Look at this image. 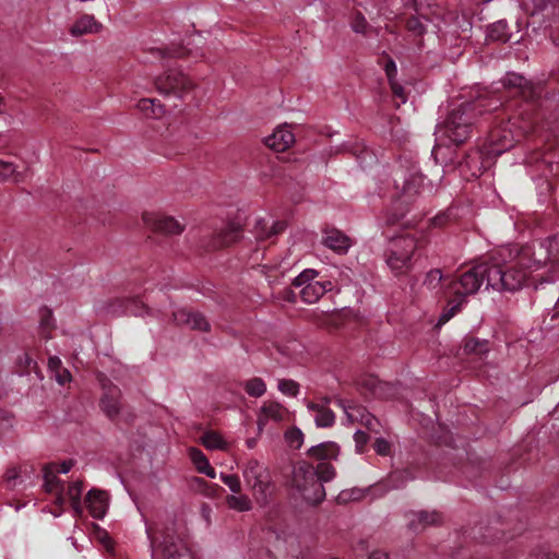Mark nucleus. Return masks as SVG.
I'll use <instances>...</instances> for the list:
<instances>
[{"instance_id":"nucleus-28","label":"nucleus","mask_w":559,"mask_h":559,"mask_svg":"<svg viewBox=\"0 0 559 559\" xmlns=\"http://www.w3.org/2000/svg\"><path fill=\"white\" fill-rule=\"evenodd\" d=\"M83 491V483L74 481L69 485L66 497L70 501L73 512L75 515L81 516L83 514V506L81 503V495Z\"/></svg>"},{"instance_id":"nucleus-53","label":"nucleus","mask_w":559,"mask_h":559,"mask_svg":"<svg viewBox=\"0 0 559 559\" xmlns=\"http://www.w3.org/2000/svg\"><path fill=\"white\" fill-rule=\"evenodd\" d=\"M361 417H362V419H365L366 425L369 426L371 424L372 417L369 414L361 415Z\"/></svg>"},{"instance_id":"nucleus-1","label":"nucleus","mask_w":559,"mask_h":559,"mask_svg":"<svg viewBox=\"0 0 559 559\" xmlns=\"http://www.w3.org/2000/svg\"><path fill=\"white\" fill-rule=\"evenodd\" d=\"M547 258L543 245H526L520 249L506 247L495 252L490 260L461 272L447 286L448 306L439 319L447 323L465 304L466 298L486 288L515 292L522 288L533 272L539 270Z\"/></svg>"},{"instance_id":"nucleus-58","label":"nucleus","mask_w":559,"mask_h":559,"mask_svg":"<svg viewBox=\"0 0 559 559\" xmlns=\"http://www.w3.org/2000/svg\"><path fill=\"white\" fill-rule=\"evenodd\" d=\"M182 56H183V53H182V52H178V53H177V57H182Z\"/></svg>"},{"instance_id":"nucleus-37","label":"nucleus","mask_w":559,"mask_h":559,"mask_svg":"<svg viewBox=\"0 0 559 559\" xmlns=\"http://www.w3.org/2000/svg\"><path fill=\"white\" fill-rule=\"evenodd\" d=\"M365 496V491L361 489L353 488L348 490H343L337 496V501L340 503H347L349 501H357L362 499Z\"/></svg>"},{"instance_id":"nucleus-27","label":"nucleus","mask_w":559,"mask_h":559,"mask_svg":"<svg viewBox=\"0 0 559 559\" xmlns=\"http://www.w3.org/2000/svg\"><path fill=\"white\" fill-rule=\"evenodd\" d=\"M136 107L146 118L158 119L165 112L163 105L153 98H142Z\"/></svg>"},{"instance_id":"nucleus-13","label":"nucleus","mask_w":559,"mask_h":559,"mask_svg":"<svg viewBox=\"0 0 559 559\" xmlns=\"http://www.w3.org/2000/svg\"><path fill=\"white\" fill-rule=\"evenodd\" d=\"M174 322L177 325H186L192 330L206 332L210 324L206 319L199 312L189 311L185 308L177 309L173 312Z\"/></svg>"},{"instance_id":"nucleus-42","label":"nucleus","mask_w":559,"mask_h":559,"mask_svg":"<svg viewBox=\"0 0 559 559\" xmlns=\"http://www.w3.org/2000/svg\"><path fill=\"white\" fill-rule=\"evenodd\" d=\"M368 22L361 14H356L353 22L352 28L355 33L364 34L367 31Z\"/></svg>"},{"instance_id":"nucleus-23","label":"nucleus","mask_w":559,"mask_h":559,"mask_svg":"<svg viewBox=\"0 0 559 559\" xmlns=\"http://www.w3.org/2000/svg\"><path fill=\"white\" fill-rule=\"evenodd\" d=\"M241 235V227L239 224L230 223L227 224L222 230H219L213 239V248L219 249L227 247L239 239Z\"/></svg>"},{"instance_id":"nucleus-10","label":"nucleus","mask_w":559,"mask_h":559,"mask_svg":"<svg viewBox=\"0 0 559 559\" xmlns=\"http://www.w3.org/2000/svg\"><path fill=\"white\" fill-rule=\"evenodd\" d=\"M73 462L64 461L60 464H53L45 468V487L48 492L56 493V502L62 507L66 502V497L62 493V486L57 476V473L67 474L71 471Z\"/></svg>"},{"instance_id":"nucleus-48","label":"nucleus","mask_w":559,"mask_h":559,"mask_svg":"<svg viewBox=\"0 0 559 559\" xmlns=\"http://www.w3.org/2000/svg\"><path fill=\"white\" fill-rule=\"evenodd\" d=\"M531 2L533 4L532 14L545 12L548 10L549 7H552V4L548 0H531Z\"/></svg>"},{"instance_id":"nucleus-51","label":"nucleus","mask_w":559,"mask_h":559,"mask_svg":"<svg viewBox=\"0 0 559 559\" xmlns=\"http://www.w3.org/2000/svg\"><path fill=\"white\" fill-rule=\"evenodd\" d=\"M41 326L44 330L51 328V312L46 311L41 318Z\"/></svg>"},{"instance_id":"nucleus-55","label":"nucleus","mask_w":559,"mask_h":559,"mask_svg":"<svg viewBox=\"0 0 559 559\" xmlns=\"http://www.w3.org/2000/svg\"><path fill=\"white\" fill-rule=\"evenodd\" d=\"M5 110V103L3 98L0 96V112H3Z\"/></svg>"},{"instance_id":"nucleus-31","label":"nucleus","mask_w":559,"mask_h":559,"mask_svg":"<svg viewBox=\"0 0 559 559\" xmlns=\"http://www.w3.org/2000/svg\"><path fill=\"white\" fill-rule=\"evenodd\" d=\"M487 37L490 40L507 41L509 39L507 23L503 21L493 23L488 29Z\"/></svg>"},{"instance_id":"nucleus-50","label":"nucleus","mask_w":559,"mask_h":559,"mask_svg":"<svg viewBox=\"0 0 559 559\" xmlns=\"http://www.w3.org/2000/svg\"><path fill=\"white\" fill-rule=\"evenodd\" d=\"M48 368L53 373L56 370H59L62 368L61 359L57 356H52L48 359Z\"/></svg>"},{"instance_id":"nucleus-35","label":"nucleus","mask_w":559,"mask_h":559,"mask_svg":"<svg viewBox=\"0 0 559 559\" xmlns=\"http://www.w3.org/2000/svg\"><path fill=\"white\" fill-rule=\"evenodd\" d=\"M12 179L14 181L20 180V174L12 163L0 160V180Z\"/></svg>"},{"instance_id":"nucleus-26","label":"nucleus","mask_w":559,"mask_h":559,"mask_svg":"<svg viewBox=\"0 0 559 559\" xmlns=\"http://www.w3.org/2000/svg\"><path fill=\"white\" fill-rule=\"evenodd\" d=\"M200 442L207 450L227 451L229 449V443L223 438V436L213 430L205 431L200 438Z\"/></svg>"},{"instance_id":"nucleus-36","label":"nucleus","mask_w":559,"mask_h":559,"mask_svg":"<svg viewBox=\"0 0 559 559\" xmlns=\"http://www.w3.org/2000/svg\"><path fill=\"white\" fill-rule=\"evenodd\" d=\"M547 250V260L559 261V235L549 239L546 243L539 242Z\"/></svg>"},{"instance_id":"nucleus-56","label":"nucleus","mask_w":559,"mask_h":559,"mask_svg":"<svg viewBox=\"0 0 559 559\" xmlns=\"http://www.w3.org/2000/svg\"><path fill=\"white\" fill-rule=\"evenodd\" d=\"M347 416H348L349 420H354L355 419V414L354 413H347Z\"/></svg>"},{"instance_id":"nucleus-44","label":"nucleus","mask_w":559,"mask_h":559,"mask_svg":"<svg viewBox=\"0 0 559 559\" xmlns=\"http://www.w3.org/2000/svg\"><path fill=\"white\" fill-rule=\"evenodd\" d=\"M52 374L56 381L61 385L69 383L72 379L70 371L63 367L59 370H56Z\"/></svg>"},{"instance_id":"nucleus-7","label":"nucleus","mask_w":559,"mask_h":559,"mask_svg":"<svg viewBox=\"0 0 559 559\" xmlns=\"http://www.w3.org/2000/svg\"><path fill=\"white\" fill-rule=\"evenodd\" d=\"M159 93L185 98L195 87V83L180 69L170 68L155 80Z\"/></svg>"},{"instance_id":"nucleus-11","label":"nucleus","mask_w":559,"mask_h":559,"mask_svg":"<svg viewBox=\"0 0 559 559\" xmlns=\"http://www.w3.org/2000/svg\"><path fill=\"white\" fill-rule=\"evenodd\" d=\"M99 382L104 391L100 400L102 409L108 417L114 418L121 407L120 390L106 378H100Z\"/></svg>"},{"instance_id":"nucleus-9","label":"nucleus","mask_w":559,"mask_h":559,"mask_svg":"<svg viewBox=\"0 0 559 559\" xmlns=\"http://www.w3.org/2000/svg\"><path fill=\"white\" fill-rule=\"evenodd\" d=\"M143 221L152 230L168 236L180 235L186 227L183 223L175 217L162 213H145Z\"/></svg>"},{"instance_id":"nucleus-52","label":"nucleus","mask_w":559,"mask_h":559,"mask_svg":"<svg viewBox=\"0 0 559 559\" xmlns=\"http://www.w3.org/2000/svg\"><path fill=\"white\" fill-rule=\"evenodd\" d=\"M19 476V473L16 468H10L5 473V479L10 484L11 481L15 480Z\"/></svg>"},{"instance_id":"nucleus-41","label":"nucleus","mask_w":559,"mask_h":559,"mask_svg":"<svg viewBox=\"0 0 559 559\" xmlns=\"http://www.w3.org/2000/svg\"><path fill=\"white\" fill-rule=\"evenodd\" d=\"M277 389L286 395L296 396L299 391V384L294 380H280Z\"/></svg>"},{"instance_id":"nucleus-2","label":"nucleus","mask_w":559,"mask_h":559,"mask_svg":"<svg viewBox=\"0 0 559 559\" xmlns=\"http://www.w3.org/2000/svg\"><path fill=\"white\" fill-rule=\"evenodd\" d=\"M335 469L329 462H320L317 466L306 461L298 462L293 471V486L310 503H319L325 497L322 483L330 481Z\"/></svg>"},{"instance_id":"nucleus-16","label":"nucleus","mask_w":559,"mask_h":559,"mask_svg":"<svg viewBox=\"0 0 559 559\" xmlns=\"http://www.w3.org/2000/svg\"><path fill=\"white\" fill-rule=\"evenodd\" d=\"M513 144L514 135L512 131L498 128L490 133V143L487 147V153L492 154V156H498L501 153L510 150Z\"/></svg>"},{"instance_id":"nucleus-21","label":"nucleus","mask_w":559,"mask_h":559,"mask_svg":"<svg viewBox=\"0 0 559 559\" xmlns=\"http://www.w3.org/2000/svg\"><path fill=\"white\" fill-rule=\"evenodd\" d=\"M85 503L93 518L102 519L107 512L108 495L103 490L92 489L86 496Z\"/></svg>"},{"instance_id":"nucleus-12","label":"nucleus","mask_w":559,"mask_h":559,"mask_svg":"<svg viewBox=\"0 0 559 559\" xmlns=\"http://www.w3.org/2000/svg\"><path fill=\"white\" fill-rule=\"evenodd\" d=\"M288 418L287 409L277 402H264L258 413V429L261 432L269 424H278Z\"/></svg>"},{"instance_id":"nucleus-38","label":"nucleus","mask_w":559,"mask_h":559,"mask_svg":"<svg viewBox=\"0 0 559 559\" xmlns=\"http://www.w3.org/2000/svg\"><path fill=\"white\" fill-rule=\"evenodd\" d=\"M285 440L289 447L299 449L304 442V435L298 428H292L286 431Z\"/></svg>"},{"instance_id":"nucleus-34","label":"nucleus","mask_w":559,"mask_h":559,"mask_svg":"<svg viewBox=\"0 0 559 559\" xmlns=\"http://www.w3.org/2000/svg\"><path fill=\"white\" fill-rule=\"evenodd\" d=\"M423 182L420 175H413L411 179H406L403 185V194L411 197L418 193L419 186Z\"/></svg>"},{"instance_id":"nucleus-19","label":"nucleus","mask_w":559,"mask_h":559,"mask_svg":"<svg viewBox=\"0 0 559 559\" xmlns=\"http://www.w3.org/2000/svg\"><path fill=\"white\" fill-rule=\"evenodd\" d=\"M502 86L506 88H515L516 93L523 96L525 99H534L536 91L534 85L528 82L524 76L516 73H509L501 81Z\"/></svg>"},{"instance_id":"nucleus-20","label":"nucleus","mask_w":559,"mask_h":559,"mask_svg":"<svg viewBox=\"0 0 559 559\" xmlns=\"http://www.w3.org/2000/svg\"><path fill=\"white\" fill-rule=\"evenodd\" d=\"M295 142V135L287 126H282L265 139V144L276 151L284 152Z\"/></svg>"},{"instance_id":"nucleus-32","label":"nucleus","mask_w":559,"mask_h":559,"mask_svg":"<svg viewBox=\"0 0 559 559\" xmlns=\"http://www.w3.org/2000/svg\"><path fill=\"white\" fill-rule=\"evenodd\" d=\"M464 353L467 355L475 354V355H484L488 352V342L487 341H480L477 338H469L464 344Z\"/></svg>"},{"instance_id":"nucleus-47","label":"nucleus","mask_w":559,"mask_h":559,"mask_svg":"<svg viewBox=\"0 0 559 559\" xmlns=\"http://www.w3.org/2000/svg\"><path fill=\"white\" fill-rule=\"evenodd\" d=\"M373 448L380 455H388L390 453V443L384 439H377Z\"/></svg>"},{"instance_id":"nucleus-18","label":"nucleus","mask_w":559,"mask_h":559,"mask_svg":"<svg viewBox=\"0 0 559 559\" xmlns=\"http://www.w3.org/2000/svg\"><path fill=\"white\" fill-rule=\"evenodd\" d=\"M441 522L442 516L437 511H418L409 514L408 527L418 533L429 526L439 525Z\"/></svg>"},{"instance_id":"nucleus-54","label":"nucleus","mask_w":559,"mask_h":559,"mask_svg":"<svg viewBox=\"0 0 559 559\" xmlns=\"http://www.w3.org/2000/svg\"><path fill=\"white\" fill-rule=\"evenodd\" d=\"M255 443H257L255 439H248V440H247V445H248V448H250V449L254 448V447H255Z\"/></svg>"},{"instance_id":"nucleus-40","label":"nucleus","mask_w":559,"mask_h":559,"mask_svg":"<svg viewBox=\"0 0 559 559\" xmlns=\"http://www.w3.org/2000/svg\"><path fill=\"white\" fill-rule=\"evenodd\" d=\"M219 478L230 489L233 493L241 492V483L237 475H228L222 473Z\"/></svg>"},{"instance_id":"nucleus-49","label":"nucleus","mask_w":559,"mask_h":559,"mask_svg":"<svg viewBox=\"0 0 559 559\" xmlns=\"http://www.w3.org/2000/svg\"><path fill=\"white\" fill-rule=\"evenodd\" d=\"M384 71L386 73V76L390 81L394 80V76L396 75V64L393 60H389L384 67Z\"/></svg>"},{"instance_id":"nucleus-33","label":"nucleus","mask_w":559,"mask_h":559,"mask_svg":"<svg viewBox=\"0 0 559 559\" xmlns=\"http://www.w3.org/2000/svg\"><path fill=\"white\" fill-rule=\"evenodd\" d=\"M245 390L250 396H262L266 391L264 381L260 378H253L246 382Z\"/></svg>"},{"instance_id":"nucleus-8","label":"nucleus","mask_w":559,"mask_h":559,"mask_svg":"<svg viewBox=\"0 0 559 559\" xmlns=\"http://www.w3.org/2000/svg\"><path fill=\"white\" fill-rule=\"evenodd\" d=\"M318 272L313 269L302 271L295 277L293 284L296 287H301L300 297L307 304L317 302L326 292L332 290L333 284L330 281H314Z\"/></svg>"},{"instance_id":"nucleus-3","label":"nucleus","mask_w":559,"mask_h":559,"mask_svg":"<svg viewBox=\"0 0 559 559\" xmlns=\"http://www.w3.org/2000/svg\"><path fill=\"white\" fill-rule=\"evenodd\" d=\"M484 107V104L479 100L464 103L453 109L444 123L437 127L436 134L438 140L445 138L456 145L465 142L471 136L477 112H480Z\"/></svg>"},{"instance_id":"nucleus-4","label":"nucleus","mask_w":559,"mask_h":559,"mask_svg":"<svg viewBox=\"0 0 559 559\" xmlns=\"http://www.w3.org/2000/svg\"><path fill=\"white\" fill-rule=\"evenodd\" d=\"M152 555L164 559L183 558L191 555L190 548L173 531L163 530L158 524H146Z\"/></svg>"},{"instance_id":"nucleus-15","label":"nucleus","mask_w":559,"mask_h":559,"mask_svg":"<svg viewBox=\"0 0 559 559\" xmlns=\"http://www.w3.org/2000/svg\"><path fill=\"white\" fill-rule=\"evenodd\" d=\"M103 29V24L98 22L93 14L84 13L80 15L70 26L69 33L73 37L98 34Z\"/></svg>"},{"instance_id":"nucleus-43","label":"nucleus","mask_w":559,"mask_h":559,"mask_svg":"<svg viewBox=\"0 0 559 559\" xmlns=\"http://www.w3.org/2000/svg\"><path fill=\"white\" fill-rule=\"evenodd\" d=\"M406 27L416 35H420L425 31V26L419 17H411L407 20Z\"/></svg>"},{"instance_id":"nucleus-17","label":"nucleus","mask_w":559,"mask_h":559,"mask_svg":"<svg viewBox=\"0 0 559 559\" xmlns=\"http://www.w3.org/2000/svg\"><path fill=\"white\" fill-rule=\"evenodd\" d=\"M286 224L283 221L272 218H259L255 221L253 233L258 240H267L283 233Z\"/></svg>"},{"instance_id":"nucleus-24","label":"nucleus","mask_w":559,"mask_h":559,"mask_svg":"<svg viewBox=\"0 0 559 559\" xmlns=\"http://www.w3.org/2000/svg\"><path fill=\"white\" fill-rule=\"evenodd\" d=\"M189 457L193 463L197 471L201 474L206 475L210 478L216 477L215 469L211 466L207 457L198 448H190L188 450Z\"/></svg>"},{"instance_id":"nucleus-30","label":"nucleus","mask_w":559,"mask_h":559,"mask_svg":"<svg viewBox=\"0 0 559 559\" xmlns=\"http://www.w3.org/2000/svg\"><path fill=\"white\" fill-rule=\"evenodd\" d=\"M226 504L229 509L238 512H247L252 509V502L247 495L234 493L226 497Z\"/></svg>"},{"instance_id":"nucleus-22","label":"nucleus","mask_w":559,"mask_h":559,"mask_svg":"<svg viewBox=\"0 0 559 559\" xmlns=\"http://www.w3.org/2000/svg\"><path fill=\"white\" fill-rule=\"evenodd\" d=\"M322 242L338 254H344L352 246L350 239L337 229L328 230Z\"/></svg>"},{"instance_id":"nucleus-14","label":"nucleus","mask_w":559,"mask_h":559,"mask_svg":"<svg viewBox=\"0 0 559 559\" xmlns=\"http://www.w3.org/2000/svg\"><path fill=\"white\" fill-rule=\"evenodd\" d=\"M493 157L492 154L487 153V150L485 152L475 150L467 154L462 167L467 168L472 177H478L491 166Z\"/></svg>"},{"instance_id":"nucleus-46","label":"nucleus","mask_w":559,"mask_h":559,"mask_svg":"<svg viewBox=\"0 0 559 559\" xmlns=\"http://www.w3.org/2000/svg\"><path fill=\"white\" fill-rule=\"evenodd\" d=\"M390 85H391L393 95L395 97L400 98L402 104L406 103L407 97L404 93L403 86L400 85L395 80L390 81Z\"/></svg>"},{"instance_id":"nucleus-5","label":"nucleus","mask_w":559,"mask_h":559,"mask_svg":"<svg viewBox=\"0 0 559 559\" xmlns=\"http://www.w3.org/2000/svg\"><path fill=\"white\" fill-rule=\"evenodd\" d=\"M417 247V240L413 235L407 234L393 238L390 241L386 253L389 267L397 274L409 271L412 267V257Z\"/></svg>"},{"instance_id":"nucleus-57","label":"nucleus","mask_w":559,"mask_h":559,"mask_svg":"<svg viewBox=\"0 0 559 559\" xmlns=\"http://www.w3.org/2000/svg\"><path fill=\"white\" fill-rule=\"evenodd\" d=\"M397 219H399L397 217H396V218H393V219H390V221H389V223H390V224H394Z\"/></svg>"},{"instance_id":"nucleus-45","label":"nucleus","mask_w":559,"mask_h":559,"mask_svg":"<svg viewBox=\"0 0 559 559\" xmlns=\"http://www.w3.org/2000/svg\"><path fill=\"white\" fill-rule=\"evenodd\" d=\"M354 440L356 443V449L358 452H362L364 447L368 442V435L361 430H357L354 435Z\"/></svg>"},{"instance_id":"nucleus-6","label":"nucleus","mask_w":559,"mask_h":559,"mask_svg":"<svg viewBox=\"0 0 559 559\" xmlns=\"http://www.w3.org/2000/svg\"><path fill=\"white\" fill-rule=\"evenodd\" d=\"M242 475L258 502H265L272 492V480L269 469L257 460H249Z\"/></svg>"},{"instance_id":"nucleus-39","label":"nucleus","mask_w":559,"mask_h":559,"mask_svg":"<svg viewBox=\"0 0 559 559\" xmlns=\"http://www.w3.org/2000/svg\"><path fill=\"white\" fill-rule=\"evenodd\" d=\"M442 278L443 276L439 269L431 270L427 273L424 284L428 289L433 290L440 287Z\"/></svg>"},{"instance_id":"nucleus-25","label":"nucleus","mask_w":559,"mask_h":559,"mask_svg":"<svg viewBox=\"0 0 559 559\" xmlns=\"http://www.w3.org/2000/svg\"><path fill=\"white\" fill-rule=\"evenodd\" d=\"M308 408L314 413V421L318 427H330L334 424V413L325 403H309Z\"/></svg>"},{"instance_id":"nucleus-29","label":"nucleus","mask_w":559,"mask_h":559,"mask_svg":"<svg viewBox=\"0 0 559 559\" xmlns=\"http://www.w3.org/2000/svg\"><path fill=\"white\" fill-rule=\"evenodd\" d=\"M309 455L325 462V460H330L336 457L338 453V448L333 442L321 443L319 445L312 447L309 449Z\"/></svg>"}]
</instances>
